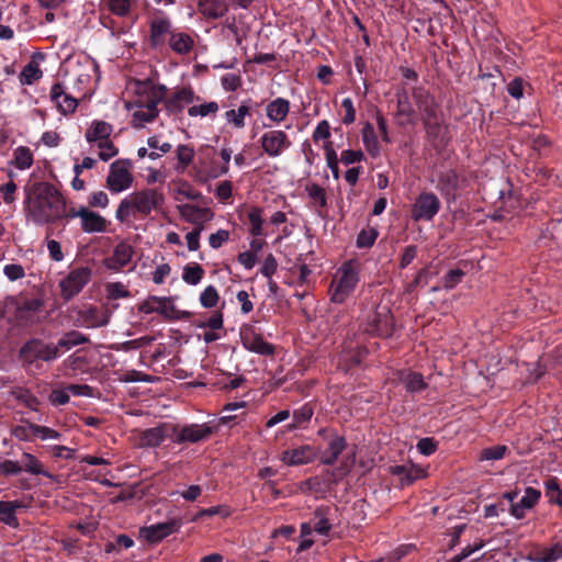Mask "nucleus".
<instances>
[{
  "label": "nucleus",
  "mask_w": 562,
  "mask_h": 562,
  "mask_svg": "<svg viewBox=\"0 0 562 562\" xmlns=\"http://www.w3.org/2000/svg\"><path fill=\"white\" fill-rule=\"evenodd\" d=\"M465 276V272L461 269H451L449 270L446 276L442 278V288L446 290H451L456 285H458L463 277Z\"/></svg>",
  "instance_id": "nucleus-58"
},
{
  "label": "nucleus",
  "mask_w": 562,
  "mask_h": 562,
  "mask_svg": "<svg viewBox=\"0 0 562 562\" xmlns=\"http://www.w3.org/2000/svg\"><path fill=\"white\" fill-rule=\"evenodd\" d=\"M218 111V104L215 101H211L201 105H192L188 109V114L190 116H206L209 114H214Z\"/></svg>",
  "instance_id": "nucleus-57"
},
{
  "label": "nucleus",
  "mask_w": 562,
  "mask_h": 562,
  "mask_svg": "<svg viewBox=\"0 0 562 562\" xmlns=\"http://www.w3.org/2000/svg\"><path fill=\"white\" fill-rule=\"evenodd\" d=\"M214 428L209 424H189L180 426L175 424L172 442L177 445L198 443L209 439Z\"/></svg>",
  "instance_id": "nucleus-7"
},
{
  "label": "nucleus",
  "mask_w": 562,
  "mask_h": 562,
  "mask_svg": "<svg viewBox=\"0 0 562 562\" xmlns=\"http://www.w3.org/2000/svg\"><path fill=\"white\" fill-rule=\"evenodd\" d=\"M97 145L100 149L98 156L102 161H108L119 154V149L110 138Z\"/></svg>",
  "instance_id": "nucleus-60"
},
{
  "label": "nucleus",
  "mask_w": 562,
  "mask_h": 562,
  "mask_svg": "<svg viewBox=\"0 0 562 562\" xmlns=\"http://www.w3.org/2000/svg\"><path fill=\"white\" fill-rule=\"evenodd\" d=\"M139 311L145 314L158 313L166 318H173L176 307L171 304L170 299L168 297L151 296L140 305Z\"/></svg>",
  "instance_id": "nucleus-28"
},
{
  "label": "nucleus",
  "mask_w": 562,
  "mask_h": 562,
  "mask_svg": "<svg viewBox=\"0 0 562 562\" xmlns=\"http://www.w3.org/2000/svg\"><path fill=\"white\" fill-rule=\"evenodd\" d=\"M9 394L18 402V404L24 406L29 411L41 413L42 401L33 394L31 389L15 385L10 389Z\"/></svg>",
  "instance_id": "nucleus-26"
},
{
  "label": "nucleus",
  "mask_w": 562,
  "mask_h": 562,
  "mask_svg": "<svg viewBox=\"0 0 562 562\" xmlns=\"http://www.w3.org/2000/svg\"><path fill=\"white\" fill-rule=\"evenodd\" d=\"M173 32L172 22L166 15H159L151 19L149 23V46L151 48L162 47L167 37Z\"/></svg>",
  "instance_id": "nucleus-18"
},
{
  "label": "nucleus",
  "mask_w": 562,
  "mask_h": 562,
  "mask_svg": "<svg viewBox=\"0 0 562 562\" xmlns=\"http://www.w3.org/2000/svg\"><path fill=\"white\" fill-rule=\"evenodd\" d=\"M422 122L429 139H431L432 142L440 140V143H443V136L441 135L442 116H437L436 119H428Z\"/></svg>",
  "instance_id": "nucleus-46"
},
{
  "label": "nucleus",
  "mask_w": 562,
  "mask_h": 562,
  "mask_svg": "<svg viewBox=\"0 0 562 562\" xmlns=\"http://www.w3.org/2000/svg\"><path fill=\"white\" fill-rule=\"evenodd\" d=\"M290 113V101L278 97L266 105V115L273 124L282 123Z\"/></svg>",
  "instance_id": "nucleus-33"
},
{
  "label": "nucleus",
  "mask_w": 562,
  "mask_h": 562,
  "mask_svg": "<svg viewBox=\"0 0 562 562\" xmlns=\"http://www.w3.org/2000/svg\"><path fill=\"white\" fill-rule=\"evenodd\" d=\"M166 93V86L155 85L150 79L136 81L135 97L126 103L128 110H134V127H143L145 123L153 122L158 116L157 105L165 100Z\"/></svg>",
  "instance_id": "nucleus-1"
},
{
  "label": "nucleus",
  "mask_w": 562,
  "mask_h": 562,
  "mask_svg": "<svg viewBox=\"0 0 562 562\" xmlns=\"http://www.w3.org/2000/svg\"><path fill=\"white\" fill-rule=\"evenodd\" d=\"M507 447L504 445H496L485 448L481 451L480 460H501L504 458Z\"/></svg>",
  "instance_id": "nucleus-59"
},
{
  "label": "nucleus",
  "mask_w": 562,
  "mask_h": 562,
  "mask_svg": "<svg viewBox=\"0 0 562 562\" xmlns=\"http://www.w3.org/2000/svg\"><path fill=\"white\" fill-rule=\"evenodd\" d=\"M178 211L183 220L189 223L210 222L214 213L209 207H200L194 204L178 205Z\"/></svg>",
  "instance_id": "nucleus-31"
},
{
  "label": "nucleus",
  "mask_w": 562,
  "mask_h": 562,
  "mask_svg": "<svg viewBox=\"0 0 562 562\" xmlns=\"http://www.w3.org/2000/svg\"><path fill=\"white\" fill-rule=\"evenodd\" d=\"M91 269L89 267H77L71 269L68 274L59 281L60 295L68 302L78 295L91 279Z\"/></svg>",
  "instance_id": "nucleus-6"
},
{
  "label": "nucleus",
  "mask_w": 562,
  "mask_h": 562,
  "mask_svg": "<svg viewBox=\"0 0 562 562\" xmlns=\"http://www.w3.org/2000/svg\"><path fill=\"white\" fill-rule=\"evenodd\" d=\"M133 256V246L121 240L113 248L112 255L103 259V266L110 271L120 272L132 261Z\"/></svg>",
  "instance_id": "nucleus-16"
},
{
  "label": "nucleus",
  "mask_w": 562,
  "mask_h": 562,
  "mask_svg": "<svg viewBox=\"0 0 562 562\" xmlns=\"http://www.w3.org/2000/svg\"><path fill=\"white\" fill-rule=\"evenodd\" d=\"M341 108L345 111V115L342 116L341 122L345 125H350V124L355 123V121H356V109H355L353 101L351 100V98L342 99Z\"/></svg>",
  "instance_id": "nucleus-62"
},
{
  "label": "nucleus",
  "mask_w": 562,
  "mask_h": 562,
  "mask_svg": "<svg viewBox=\"0 0 562 562\" xmlns=\"http://www.w3.org/2000/svg\"><path fill=\"white\" fill-rule=\"evenodd\" d=\"M540 496L541 492L539 490L527 487L520 501L510 505V515L516 519H522L526 516V510L533 508L539 502Z\"/></svg>",
  "instance_id": "nucleus-25"
},
{
  "label": "nucleus",
  "mask_w": 562,
  "mask_h": 562,
  "mask_svg": "<svg viewBox=\"0 0 562 562\" xmlns=\"http://www.w3.org/2000/svg\"><path fill=\"white\" fill-rule=\"evenodd\" d=\"M112 133V124L102 120H93L85 133V138L89 144H99L109 139Z\"/></svg>",
  "instance_id": "nucleus-32"
},
{
  "label": "nucleus",
  "mask_w": 562,
  "mask_h": 562,
  "mask_svg": "<svg viewBox=\"0 0 562 562\" xmlns=\"http://www.w3.org/2000/svg\"><path fill=\"white\" fill-rule=\"evenodd\" d=\"M111 312L108 308L89 306L80 313L82 326L87 328L102 327L109 324Z\"/></svg>",
  "instance_id": "nucleus-27"
},
{
  "label": "nucleus",
  "mask_w": 562,
  "mask_h": 562,
  "mask_svg": "<svg viewBox=\"0 0 562 562\" xmlns=\"http://www.w3.org/2000/svg\"><path fill=\"white\" fill-rule=\"evenodd\" d=\"M378 231L374 227L361 229L357 235L356 245L358 248H370L378 238Z\"/></svg>",
  "instance_id": "nucleus-53"
},
{
  "label": "nucleus",
  "mask_w": 562,
  "mask_h": 562,
  "mask_svg": "<svg viewBox=\"0 0 562 562\" xmlns=\"http://www.w3.org/2000/svg\"><path fill=\"white\" fill-rule=\"evenodd\" d=\"M396 97V111L394 114L395 122L400 127H405L415 123L416 110L411 101L412 93L403 88L395 94Z\"/></svg>",
  "instance_id": "nucleus-19"
},
{
  "label": "nucleus",
  "mask_w": 562,
  "mask_h": 562,
  "mask_svg": "<svg viewBox=\"0 0 562 562\" xmlns=\"http://www.w3.org/2000/svg\"><path fill=\"white\" fill-rule=\"evenodd\" d=\"M42 76L43 71L41 70L40 66L35 61H30L22 69L20 74V81L22 85L31 86L36 80L41 79Z\"/></svg>",
  "instance_id": "nucleus-47"
},
{
  "label": "nucleus",
  "mask_w": 562,
  "mask_h": 562,
  "mask_svg": "<svg viewBox=\"0 0 562 562\" xmlns=\"http://www.w3.org/2000/svg\"><path fill=\"white\" fill-rule=\"evenodd\" d=\"M412 98L420 113V120L436 119L442 116L440 104L436 98L423 86L412 88Z\"/></svg>",
  "instance_id": "nucleus-9"
},
{
  "label": "nucleus",
  "mask_w": 562,
  "mask_h": 562,
  "mask_svg": "<svg viewBox=\"0 0 562 562\" xmlns=\"http://www.w3.org/2000/svg\"><path fill=\"white\" fill-rule=\"evenodd\" d=\"M32 194L35 196L34 209L44 213L46 221L61 220L65 199L52 183H34L32 192H27L25 203L31 202Z\"/></svg>",
  "instance_id": "nucleus-3"
},
{
  "label": "nucleus",
  "mask_w": 562,
  "mask_h": 562,
  "mask_svg": "<svg viewBox=\"0 0 562 562\" xmlns=\"http://www.w3.org/2000/svg\"><path fill=\"white\" fill-rule=\"evenodd\" d=\"M180 527V519H169L164 522H158L140 528L139 536L149 543H158L168 536L177 532Z\"/></svg>",
  "instance_id": "nucleus-15"
},
{
  "label": "nucleus",
  "mask_w": 562,
  "mask_h": 562,
  "mask_svg": "<svg viewBox=\"0 0 562 562\" xmlns=\"http://www.w3.org/2000/svg\"><path fill=\"white\" fill-rule=\"evenodd\" d=\"M199 12L209 20H216L226 14L227 4L223 0H198Z\"/></svg>",
  "instance_id": "nucleus-36"
},
{
  "label": "nucleus",
  "mask_w": 562,
  "mask_h": 562,
  "mask_svg": "<svg viewBox=\"0 0 562 562\" xmlns=\"http://www.w3.org/2000/svg\"><path fill=\"white\" fill-rule=\"evenodd\" d=\"M247 221L249 224L248 232L252 237H262L266 235L263 232L262 209L251 206L247 212Z\"/></svg>",
  "instance_id": "nucleus-42"
},
{
  "label": "nucleus",
  "mask_w": 562,
  "mask_h": 562,
  "mask_svg": "<svg viewBox=\"0 0 562 562\" xmlns=\"http://www.w3.org/2000/svg\"><path fill=\"white\" fill-rule=\"evenodd\" d=\"M173 432L175 424L161 423L156 427L145 429L139 436V443L142 447L156 448L166 439H170L172 441Z\"/></svg>",
  "instance_id": "nucleus-17"
},
{
  "label": "nucleus",
  "mask_w": 562,
  "mask_h": 562,
  "mask_svg": "<svg viewBox=\"0 0 562 562\" xmlns=\"http://www.w3.org/2000/svg\"><path fill=\"white\" fill-rule=\"evenodd\" d=\"M360 281V263L357 260H348L337 271V279L330 283L328 293L330 302L345 303L355 292Z\"/></svg>",
  "instance_id": "nucleus-4"
},
{
  "label": "nucleus",
  "mask_w": 562,
  "mask_h": 562,
  "mask_svg": "<svg viewBox=\"0 0 562 562\" xmlns=\"http://www.w3.org/2000/svg\"><path fill=\"white\" fill-rule=\"evenodd\" d=\"M204 273V269L199 263L190 262L183 268L182 280L190 285H196L203 279Z\"/></svg>",
  "instance_id": "nucleus-45"
},
{
  "label": "nucleus",
  "mask_w": 562,
  "mask_h": 562,
  "mask_svg": "<svg viewBox=\"0 0 562 562\" xmlns=\"http://www.w3.org/2000/svg\"><path fill=\"white\" fill-rule=\"evenodd\" d=\"M23 507L24 505L20 501H0V522L10 527H18L19 521L16 518V510Z\"/></svg>",
  "instance_id": "nucleus-38"
},
{
  "label": "nucleus",
  "mask_w": 562,
  "mask_h": 562,
  "mask_svg": "<svg viewBox=\"0 0 562 562\" xmlns=\"http://www.w3.org/2000/svg\"><path fill=\"white\" fill-rule=\"evenodd\" d=\"M133 211H135V209L133 207L132 200L128 195L127 198L121 201L115 212V217L120 222H125Z\"/></svg>",
  "instance_id": "nucleus-63"
},
{
  "label": "nucleus",
  "mask_w": 562,
  "mask_h": 562,
  "mask_svg": "<svg viewBox=\"0 0 562 562\" xmlns=\"http://www.w3.org/2000/svg\"><path fill=\"white\" fill-rule=\"evenodd\" d=\"M135 212L143 216L150 214L153 210L160 209L165 203L162 192L148 188L130 194Z\"/></svg>",
  "instance_id": "nucleus-8"
},
{
  "label": "nucleus",
  "mask_w": 562,
  "mask_h": 562,
  "mask_svg": "<svg viewBox=\"0 0 562 562\" xmlns=\"http://www.w3.org/2000/svg\"><path fill=\"white\" fill-rule=\"evenodd\" d=\"M544 494L549 503L555 504L562 508V487L555 476L548 479L544 482Z\"/></svg>",
  "instance_id": "nucleus-44"
},
{
  "label": "nucleus",
  "mask_w": 562,
  "mask_h": 562,
  "mask_svg": "<svg viewBox=\"0 0 562 562\" xmlns=\"http://www.w3.org/2000/svg\"><path fill=\"white\" fill-rule=\"evenodd\" d=\"M136 5V0H106L109 11L120 18L130 16Z\"/></svg>",
  "instance_id": "nucleus-43"
},
{
  "label": "nucleus",
  "mask_w": 562,
  "mask_h": 562,
  "mask_svg": "<svg viewBox=\"0 0 562 562\" xmlns=\"http://www.w3.org/2000/svg\"><path fill=\"white\" fill-rule=\"evenodd\" d=\"M22 472L20 461L4 460L0 463V474L4 476L18 475Z\"/></svg>",
  "instance_id": "nucleus-64"
},
{
  "label": "nucleus",
  "mask_w": 562,
  "mask_h": 562,
  "mask_svg": "<svg viewBox=\"0 0 562 562\" xmlns=\"http://www.w3.org/2000/svg\"><path fill=\"white\" fill-rule=\"evenodd\" d=\"M330 137V125L327 120H322L318 122L317 126L315 127L312 138L315 143H318L319 140H329Z\"/></svg>",
  "instance_id": "nucleus-61"
},
{
  "label": "nucleus",
  "mask_w": 562,
  "mask_h": 562,
  "mask_svg": "<svg viewBox=\"0 0 562 562\" xmlns=\"http://www.w3.org/2000/svg\"><path fill=\"white\" fill-rule=\"evenodd\" d=\"M127 160H116L110 166L106 178V187L113 193L128 189L133 182V176L128 170Z\"/></svg>",
  "instance_id": "nucleus-11"
},
{
  "label": "nucleus",
  "mask_w": 562,
  "mask_h": 562,
  "mask_svg": "<svg viewBox=\"0 0 562 562\" xmlns=\"http://www.w3.org/2000/svg\"><path fill=\"white\" fill-rule=\"evenodd\" d=\"M44 302L41 299H27L23 301L16 308V318L25 326L37 323V313L42 311Z\"/></svg>",
  "instance_id": "nucleus-23"
},
{
  "label": "nucleus",
  "mask_w": 562,
  "mask_h": 562,
  "mask_svg": "<svg viewBox=\"0 0 562 562\" xmlns=\"http://www.w3.org/2000/svg\"><path fill=\"white\" fill-rule=\"evenodd\" d=\"M20 464L22 471L31 473L33 475H43L47 479H53V474L44 469L41 461L32 453L23 452L21 456Z\"/></svg>",
  "instance_id": "nucleus-39"
},
{
  "label": "nucleus",
  "mask_w": 562,
  "mask_h": 562,
  "mask_svg": "<svg viewBox=\"0 0 562 562\" xmlns=\"http://www.w3.org/2000/svg\"><path fill=\"white\" fill-rule=\"evenodd\" d=\"M240 339L244 348L248 351L261 356L274 355V346L266 341L263 336L251 325H246L240 328Z\"/></svg>",
  "instance_id": "nucleus-12"
},
{
  "label": "nucleus",
  "mask_w": 562,
  "mask_h": 562,
  "mask_svg": "<svg viewBox=\"0 0 562 562\" xmlns=\"http://www.w3.org/2000/svg\"><path fill=\"white\" fill-rule=\"evenodd\" d=\"M394 318L391 308L386 304H379L371 311L363 324V330L371 336L389 338L394 331Z\"/></svg>",
  "instance_id": "nucleus-5"
},
{
  "label": "nucleus",
  "mask_w": 562,
  "mask_h": 562,
  "mask_svg": "<svg viewBox=\"0 0 562 562\" xmlns=\"http://www.w3.org/2000/svg\"><path fill=\"white\" fill-rule=\"evenodd\" d=\"M89 342V338L78 330H69L65 333L56 344L53 342V347L56 348L57 359L63 352L70 350L71 348Z\"/></svg>",
  "instance_id": "nucleus-34"
},
{
  "label": "nucleus",
  "mask_w": 562,
  "mask_h": 562,
  "mask_svg": "<svg viewBox=\"0 0 562 562\" xmlns=\"http://www.w3.org/2000/svg\"><path fill=\"white\" fill-rule=\"evenodd\" d=\"M81 229L85 233H103L106 231L108 221L97 212L85 206V211L80 213Z\"/></svg>",
  "instance_id": "nucleus-30"
},
{
  "label": "nucleus",
  "mask_w": 562,
  "mask_h": 562,
  "mask_svg": "<svg viewBox=\"0 0 562 562\" xmlns=\"http://www.w3.org/2000/svg\"><path fill=\"white\" fill-rule=\"evenodd\" d=\"M398 380L404 384L405 390L409 393H418L427 389L428 384L419 372L411 370L398 371Z\"/></svg>",
  "instance_id": "nucleus-37"
},
{
  "label": "nucleus",
  "mask_w": 562,
  "mask_h": 562,
  "mask_svg": "<svg viewBox=\"0 0 562 562\" xmlns=\"http://www.w3.org/2000/svg\"><path fill=\"white\" fill-rule=\"evenodd\" d=\"M14 164L20 170L29 169L33 164V154L26 146H19L14 153Z\"/></svg>",
  "instance_id": "nucleus-49"
},
{
  "label": "nucleus",
  "mask_w": 562,
  "mask_h": 562,
  "mask_svg": "<svg viewBox=\"0 0 562 562\" xmlns=\"http://www.w3.org/2000/svg\"><path fill=\"white\" fill-rule=\"evenodd\" d=\"M389 472L400 479V486L413 485L417 480L427 476L426 470L415 464H395L391 465Z\"/></svg>",
  "instance_id": "nucleus-21"
},
{
  "label": "nucleus",
  "mask_w": 562,
  "mask_h": 562,
  "mask_svg": "<svg viewBox=\"0 0 562 562\" xmlns=\"http://www.w3.org/2000/svg\"><path fill=\"white\" fill-rule=\"evenodd\" d=\"M318 435L328 439L327 448L321 453L319 461L325 465H334L342 451L347 448L345 437L327 428H321Z\"/></svg>",
  "instance_id": "nucleus-14"
},
{
  "label": "nucleus",
  "mask_w": 562,
  "mask_h": 562,
  "mask_svg": "<svg viewBox=\"0 0 562 562\" xmlns=\"http://www.w3.org/2000/svg\"><path fill=\"white\" fill-rule=\"evenodd\" d=\"M459 187V175L456 170L449 169L438 173L436 188L447 200L456 199Z\"/></svg>",
  "instance_id": "nucleus-24"
},
{
  "label": "nucleus",
  "mask_w": 562,
  "mask_h": 562,
  "mask_svg": "<svg viewBox=\"0 0 562 562\" xmlns=\"http://www.w3.org/2000/svg\"><path fill=\"white\" fill-rule=\"evenodd\" d=\"M308 196L316 203L321 209L327 206V196L325 190L317 183L307 184L305 188Z\"/></svg>",
  "instance_id": "nucleus-56"
},
{
  "label": "nucleus",
  "mask_w": 562,
  "mask_h": 562,
  "mask_svg": "<svg viewBox=\"0 0 562 562\" xmlns=\"http://www.w3.org/2000/svg\"><path fill=\"white\" fill-rule=\"evenodd\" d=\"M24 425L12 427L11 435L21 441H32L35 438V424L23 420Z\"/></svg>",
  "instance_id": "nucleus-50"
},
{
  "label": "nucleus",
  "mask_w": 562,
  "mask_h": 562,
  "mask_svg": "<svg viewBox=\"0 0 562 562\" xmlns=\"http://www.w3.org/2000/svg\"><path fill=\"white\" fill-rule=\"evenodd\" d=\"M528 559L532 562H555L562 559V543L555 542L549 548L538 549Z\"/></svg>",
  "instance_id": "nucleus-41"
},
{
  "label": "nucleus",
  "mask_w": 562,
  "mask_h": 562,
  "mask_svg": "<svg viewBox=\"0 0 562 562\" xmlns=\"http://www.w3.org/2000/svg\"><path fill=\"white\" fill-rule=\"evenodd\" d=\"M183 199L199 201L203 199L201 191L195 190L188 181H181L176 190L175 200L182 201Z\"/></svg>",
  "instance_id": "nucleus-48"
},
{
  "label": "nucleus",
  "mask_w": 562,
  "mask_h": 562,
  "mask_svg": "<svg viewBox=\"0 0 562 562\" xmlns=\"http://www.w3.org/2000/svg\"><path fill=\"white\" fill-rule=\"evenodd\" d=\"M317 449L311 445H303L282 452L280 460L289 467L311 463L317 457Z\"/></svg>",
  "instance_id": "nucleus-20"
},
{
  "label": "nucleus",
  "mask_w": 562,
  "mask_h": 562,
  "mask_svg": "<svg viewBox=\"0 0 562 562\" xmlns=\"http://www.w3.org/2000/svg\"><path fill=\"white\" fill-rule=\"evenodd\" d=\"M324 149H325L327 166L330 169L333 177L336 180H338L340 177V170H339V166H338L337 154H336L335 149L333 148V143L331 142L325 143Z\"/></svg>",
  "instance_id": "nucleus-52"
},
{
  "label": "nucleus",
  "mask_w": 562,
  "mask_h": 562,
  "mask_svg": "<svg viewBox=\"0 0 562 562\" xmlns=\"http://www.w3.org/2000/svg\"><path fill=\"white\" fill-rule=\"evenodd\" d=\"M261 148L269 157H279L292 146L286 133L282 130H271L263 133L259 139Z\"/></svg>",
  "instance_id": "nucleus-13"
},
{
  "label": "nucleus",
  "mask_w": 562,
  "mask_h": 562,
  "mask_svg": "<svg viewBox=\"0 0 562 562\" xmlns=\"http://www.w3.org/2000/svg\"><path fill=\"white\" fill-rule=\"evenodd\" d=\"M49 95L50 100L56 103L58 111L64 115L74 113L78 106V100L66 93L60 82L53 85Z\"/></svg>",
  "instance_id": "nucleus-22"
},
{
  "label": "nucleus",
  "mask_w": 562,
  "mask_h": 562,
  "mask_svg": "<svg viewBox=\"0 0 562 562\" xmlns=\"http://www.w3.org/2000/svg\"><path fill=\"white\" fill-rule=\"evenodd\" d=\"M441 206L439 198L434 192L424 191L415 200L412 206L414 221H431Z\"/></svg>",
  "instance_id": "nucleus-10"
},
{
  "label": "nucleus",
  "mask_w": 562,
  "mask_h": 562,
  "mask_svg": "<svg viewBox=\"0 0 562 562\" xmlns=\"http://www.w3.org/2000/svg\"><path fill=\"white\" fill-rule=\"evenodd\" d=\"M314 415V407L311 403H305L300 408L294 409L292 418L301 425L302 429L306 428Z\"/></svg>",
  "instance_id": "nucleus-51"
},
{
  "label": "nucleus",
  "mask_w": 562,
  "mask_h": 562,
  "mask_svg": "<svg viewBox=\"0 0 562 562\" xmlns=\"http://www.w3.org/2000/svg\"><path fill=\"white\" fill-rule=\"evenodd\" d=\"M194 149L189 145H179L177 148L178 169L184 170L194 158Z\"/></svg>",
  "instance_id": "nucleus-55"
},
{
  "label": "nucleus",
  "mask_w": 562,
  "mask_h": 562,
  "mask_svg": "<svg viewBox=\"0 0 562 562\" xmlns=\"http://www.w3.org/2000/svg\"><path fill=\"white\" fill-rule=\"evenodd\" d=\"M193 100L194 92L192 88L182 87L165 100V106L169 113H180L183 110L184 104H190Z\"/></svg>",
  "instance_id": "nucleus-29"
},
{
  "label": "nucleus",
  "mask_w": 562,
  "mask_h": 562,
  "mask_svg": "<svg viewBox=\"0 0 562 562\" xmlns=\"http://www.w3.org/2000/svg\"><path fill=\"white\" fill-rule=\"evenodd\" d=\"M168 45L173 53L184 56L192 52L194 41L188 33L173 30L168 38Z\"/></svg>",
  "instance_id": "nucleus-35"
},
{
  "label": "nucleus",
  "mask_w": 562,
  "mask_h": 562,
  "mask_svg": "<svg viewBox=\"0 0 562 562\" xmlns=\"http://www.w3.org/2000/svg\"><path fill=\"white\" fill-rule=\"evenodd\" d=\"M362 142L371 157L376 158L380 156L381 148L374 127L370 122H367L361 131Z\"/></svg>",
  "instance_id": "nucleus-40"
},
{
  "label": "nucleus",
  "mask_w": 562,
  "mask_h": 562,
  "mask_svg": "<svg viewBox=\"0 0 562 562\" xmlns=\"http://www.w3.org/2000/svg\"><path fill=\"white\" fill-rule=\"evenodd\" d=\"M18 360L27 375H36L44 371V363L57 360L53 342L38 337L26 339L18 351Z\"/></svg>",
  "instance_id": "nucleus-2"
},
{
  "label": "nucleus",
  "mask_w": 562,
  "mask_h": 562,
  "mask_svg": "<svg viewBox=\"0 0 562 562\" xmlns=\"http://www.w3.org/2000/svg\"><path fill=\"white\" fill-rule=\"evenodd\" d=\"M220 295L214 285H207L200 294V303L205 308H212L217 305Z\"/></svg>",
  "instance_id": "nucleus-54"
}]
</instances>
